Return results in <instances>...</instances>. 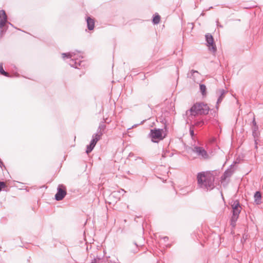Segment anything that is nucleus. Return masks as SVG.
<instances>
[{
	"label": "nucleus",
	"instance_id": "nucleus-9",
	"mask_svg": "<svg viewBox=\"0 0 263 263\" xmlns=\"http://www.w3.org/2000/svg\"><path fill=\"white\" fill-rule=\"evenodd\" d=\"M205 38L209 50L213 52H215L216 50V48L214 44L213 36L211 34H208L205 35Z\"/></svg>",
	"mask_w": 263,
	"mask_h": 263
},
{
	"label": "nucleus",
	"instance_id": "nucleus-22",
	"mask_svg": "<svg viewBox=\"0 0 263 263\" xmlns=\"http://www.w3.org/2000/svg\"><path fill=\"white\" fill-rule=\"evenodd\" d=\"M6 186V184L4 182H0V191L2 188H4Z\"/></svg>",
	"mask_w": 263,
	"mask_h": 263
},
{
	"label": "nucleus",
	"instance_id": "nucleus-3",
	"mask_svg": "<svg viewBox=\"0 0 263 263\" xmlns=\"http://www.w3.org/2000/svg\"><path fill=\"white\" fill-rule=\"evenodd\" d=\"M62 58L64 59L65 57L70 58L69 65L73 67L78 68L80 66L83 59L82 53L77 51V52H69L63 53L62 54Z\"/></svg>",
	"mask_w": 263,
	"mask_h": 263
},
{
	"label": "nucleus",
	"instance_id": "nucleus-20",
	"mask_svg": "<svg viewBox=\"0 0 263 263\" xmlns=\"http://www.w3.org/2000/svg\"><path fill=\"white\" fill-rule=\"evenodd\" d=\"M217 92L221 96H224L227 92V91L223 89H219Z\"/></svg>",
	"mask_w": 263,
	"mask_h": 263
},
{
	"label": "nucleus",
	"instance_id": "nucleus-5",
	"mask_svg": "<svg viewBox=\"0 0 263 263\" xmlns=\"http://www.w3.org/2000/svg\"><path fill=\"white\" fill-rule=\"evenodd\" d=\"M232 208L233 215L231 218V224L234 227L235 223L237 221L239 215L241 211V206L237 200H235L231 205Z\"/></svg>",
	"mask_w": 263,
	"mask_h": 263
},
{
	"label": "nucleus",
	"instance_id": "nucleus-10",
	"mask_svg": "<svg viewBox=\"0 0 263 263\" xmlns=\"http://www.w3.org/2000/svg\"><path fill=\"white\" fill-rule=\"evenodd\" d=\"M7 17L4 10L0 11V28H2L7 22Z\"/></svg>",
	"mask_w": 263,
	"mask_h": 263
},
{
	"label": "nucleus",
	"instance_id": "nucleus-1",
	"mask_svg": "<svg viewBox=\"0 0 263 263\" xmlns=\"http://www.w3.org/2000/svg\"><path fill=\"white\" fill-rule=\"evenodd\" d=\"M198 186L207 191L214 187L215 176L213 172L203 171L199 172L197 175Z\"/></svg>",
	"mask_w": 263,
	"mask_h": 263
},
{
	"label": "nucleus",
	"instance_id": "nucleus-6",
	"mask_svg": "<svg viewBox=\"0 0 263 263\" xmlns=\"http://www.w3.org/2000/svg\"><path fill=\"white\" fill-rule=\"evenodd\" d=\"M192 152L200 159L206 160L210 158L207 151L203 147L194 145L192 147Z\"/></svg>",
	"mask_w": 263,
	"mask_h": 263
},
{
	"label": "nucleus",
	"instance_id": "nucleus-8",
	"mask_svg": "<svg viewBox=\"0 0 263 263\" xmlns=\"http://www.w3.org/2000/svg\"><path fill=\"white\" fill-rule=\"evenodd\" d=\"M66 195V187L63 184H60L57 188V193L55 195V199L57 201L62 200Z\"/></svg>",
	"mask_w": 263,
	"mask_h": 263
},
{
	"label": "nucleus",
	"instance_id": "nucleus-25",
	"mask_svg": "<svg viewBox=\"0 0 263 263\" xmlns=\"http://www.w3.org/2000/svg\"><path fill=\"white\" fill-rule=\"evenodd\" d=\"M119 192V193H121V192H122V193H125L126 192L124 190L121 189V190Z\"/></svg>",
	"mask_w": 263,
	"mask_h": 263
},
{
	"label": "nucleus",
	"instance_id": "nucleus-4",
	"mask_svg": "<svg viewBox=\"0 0 263 263\" xmlns=\"http://www.w3.org/2000/svg\"><path fill=\"white\" fill-rule=\"evenodd\" d=\"M166 134L165 129L155 128L151 130L149 137L152 142L158 143L163 140L166 137Z\"/></svg>",
	"mask_w": 263,
	"mask_h": 263
},
{
	"label": "nucleus",
	"instance_id": "nucleus-12",
	"mask_svg": "<svg viewBox=\"0 0 263 263\" xmlns=\"http://www.w3.org/2000/svg\"><path fill=\"white\" fill-rule=\"evenodd\" d=\"M254 202L256 203V204H260L261 203V193L258 191L256 192L254 196Z\"/></svg>",
	"mask_w": 263,
	"mask_h": 263
},
{
	"label": "nucleus",
	"instance_id": "nucleus-15",
	"mask_svg": "<svg viewBox=\"0 0 263 263\" xmlns=\"http://www.w3.org/2000/svg\"><path fill=\"white\" fill-rule=\"evenodd\" d=\"M206 86L204 84H200V90L203 96L206 95Z\"/></svg>",
	"mask_w": 263,
	"mask_h": 263
},
{
	"label": "nucleus",
	"instance_id": "nucleus-11",
	"mask_svg": "<svg viewBox=\"0 0 263 263\" xmlns=\"http://www.w3.org/2000/svg\"><path fill=\"white\" fill-rule=\"evenodd\" d=\"M232 165H231V168L227 169L224 173L223 175L222 176V179L225 180L227 178L231 177L232 175L234 173V171L233 170Z\"/></svg>",
	"mask_w": 263,
	"mask_h": 263
},
{
	"label": "nucleus",
	"instance_id": "nucleus-16",
	"mask_svg": "<svg viewBox=\"0 0 263 263\" xmlns=\"http://www.w3.org/2000/svg\"><path fill=\"white\" fill-rule=\"evenodd\" d=\"M160 21V16L159 15H155L153 20V22L154 24H157L159 23Z\"/></svg>",
	"mask_w": 263,
	"mask_h": 263
},
{
	"label": "nucleus",
	"instance_id": "nucleus-18",
	"mask_svg": "<svg viewBox=\"0 0 263 263\" xmlns=\"http://www.w3.org/2000/svg\"><path fill=\"white\" fill-rule=\"evenodd\" d=\"M224 96H221V95H220L218 100H217V104H216V109L218 110V108H219V104H220L222 100H223V98H224Z\"/></svg>",
	"mask_w": 263,
	"mask_h": 263
},
{
	"label": "nucleus",
	"instance_id": "nucleus-21",
	"mask_svg": "<svg viewBox=\"0 0 263 263\" xmlns=\"http://www.w3.org/2000/svg\"><path fill=\"white\" fill-rule=\"evenodd\" d=\"M105 128V125L103 124L100 125L98 132H101V130H104Z\"/></svg>",
	"mask_w": 263,
	"mask_h": 263
},
{
	"label": "nucleus",
	"instance_id": "nucleus-14",
	"mask_svg": "<svg viewBox=\"0 0 263 263\" xmlns=\"http://www.w3.org/2000/svg\"><path fill=\"white\" fill-rule=\"evenodd\" d=\"M199 75V72L196 70H191V72L188 73L187 76L189 78L192 79L194 81H196L195 77Z\"/></svg>",
	"mask_w": 263,
	"mask_h": 263
},
{
	"label": "nucleus",
	"instance_id": "nucleus-13",
	"mask_svg": "<svg viewBox=\"0 0 263 263\" xmlns=\"http://www.w3.org/2000/svg\"><path fill=\"white\" fill-rule=\"evenodd\" d=\"M87 27L89 30H92L94 28L95 22L94 20L91 18L90 17H88L87 18Z\"/></svg>",
	"mask_w": 263,
	"mask_h": 263
},
{
	"label": "nucleus",
	"instance_id": "nucleus-7",
	"mask_svg": "<svg viewBox=\"0 0 263 263\" xmlns=\"http://www.w3.org/2000/svg\"><path fill=\"white\" fill-rule=\"evenodd\" d=\"M103 135L102 132H98L97 133L95 134L92 136V139L90 141L89 145L87 146V149L86 153L88 154L90 153L93 148L95 147L97 142L100 139L102 135Z\"/></svg>",
	"mask_w": 263,
	"mask_h": 263
},
{
	"label": "nucleus",
	"instance_id": "nucleus-17",
	"mask_svg": "<svg viewBox=\"0 0 263 263\" xmlns=\"http://www.w3.org/2000/svg\"><path fill=\"white\" fill-rule=\"evenodd\" d=\"M0 73L1 74L4 75L6 77H9V73L7 72H6L3 68V66L2 64H0Z\"/></svg>",
	"mask_w": 263,
	"mask_h": 263
},
{
	"label": "nucleus",
	"instance_id": "nucleus-27",
	"mask_svg": "<svg viewBox=\"0 0 263 263\" xmlns=\"http://www.w3.org/2000/svg\"><path fill=\"white\" fill-rule=\"evenodd\" d=\"M163 239H166L167 240V239H168V237H164L163 238Z\"/></svg>",
	"mask_w": 263,
	"mask_h": 263
},
{
	"label": "nucleus",
	"instance_id": "nucleus-26",
	"mask_svg": "<svg viewBox=\"0 0 263 263\" xmlns=\"http://www.w3.org/2000/svg\"><path fill=\"white\" fill-rule=\"evenodd\" d=\"M96 261H97V260L96 259H95L91 263H96Z\"/></svg>",
	"mask_w": 263,
	"mask_h": 263
},
{
	"label": "nucleus",
	"instance_id": "nucleus-23",
	"mask_svg": "<svg viewBox=\"0 0 263 263\" xmlns=\"http://www.w3.org/2000/svg\"><path fill=\"white\" fill-rule=\"evenodd\" d=\"M190 134L191 136L192 137V138H193L194 133V130L192 128H190Z\"/></svg>",
	"mask_w": 263,
	"mask_h": 263
},
{
	"label": "nucleus",
	"instance_id": "nucleus-2",
	"mask_svg": "<svg viewBox=\"0 0 263 263\" xmlns=\"http://www.w3.org/2000/svg\"><path fill=\"white\" fill-rule=\"evenodd\" d=\"M209 107L207 104L203 103H195L190 110L186 111V115H190L192 118L198 115H206L209 111ZM189 120V118L187 119Z\"/></svg>",
	"mask_w": 263,
	"mask_h": 263
},
{
	"label": "nucleus",
	"instance_id": "nucleus-24",
	"mask_svg": "<svg viewBox=\"0 0 263 263\" xmlns=\"http://www.w3.org/2000/svg\"><path fill=\"white\" fill-rule=\"evenodd\" d=\"M203 124V121H199V122H197L195 124L196 125H198V126H200V125H201Z\"/></svg>",
	"mask_w": 263,
	"mask_h": 263
},
{
	"label": "nucleus",
	"instance_id": "nucleus-19",
	"mask_svg": "<svg viewBox=\"0 0 263 263\" xmlns=\"http://www.w3.org/2000/svg\"><path fill=\"white\" fill-rule=\"evenodd\" d=\"M253 125L254 126V131L253 132V135H254L255 134V132L257 129V126L256 122L255 121V118H254V119L253 120Z\"/></svg>",
	"mask_w": 263,
	"mask_h": 263
}]
</instances>
